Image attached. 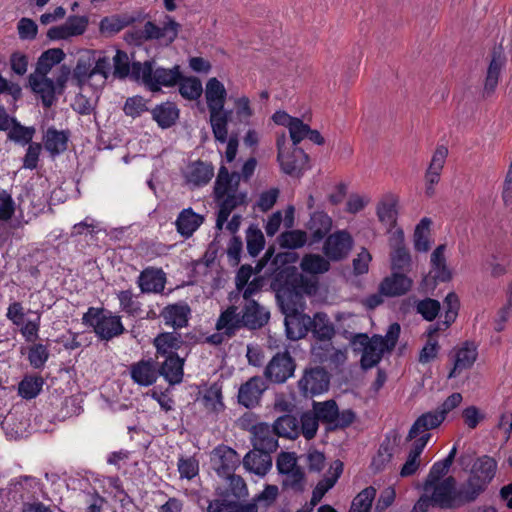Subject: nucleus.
I'll return each mask as SVG.
<instances>
[{
  "mask_svg": "<svg viewBox=\"0 0 512 512\" xmlns=\"http://www.w3.org/2000/svg\"><path fill=\"white\" fill-rule=\"evenodd\" d=\"M271 287L285 316L287 338L293 341L304 338L311 329L312 320L309 315L303 313L304 295L312 296L317 293V278L304 276L297 268H286L272 279Z\"/></svg>",
  "mask_w": 512,
  "mask_h": 512,
  "instance_id": "nucleus-1",
  "label": "nucleus"
},
{
  "mask_svg": "<svg viewBox=\"0 0 512 512\" xmlns=\"http://www.w3.org/2000/svg\"><path fill=\"white\" fill-rule=\"evenodd\" d=\"M270 320V311L256 300H244L240 312L235 305L228 306L219 315L216 329L224 331L227 338H232L241 328L248 330H260Z\"/></svg>",
  "mask_w": 512,
  "mask_h": 512,
  "instance_id": "nucleus-2",
  "label": "nucleus"
},
{
  "mask_svg": "<svg viewBox=\"0 0 512 512\" xmlns=\"http://www.w3.org/2000/svg\"><path fill=\"white\" fill-rule=\"evenodd\" d=\"M401 332L400 324L389 325L385 336L378 334L369 337L366 333L355 334L350 342L354 352L361 353L360 365L363 370L371 369L379 364L386 351H392L397 345Z\"/></svg>",
  "mask_w": 512,
  "mask_h": 512,
  "instance_id": "nucleus-3",
  "label": "nucleus"
},
{
  "mask_svg": "<svg viewBox=\"0 0 512 512\" xmlns=\"http://www.w3.org/2000/svg\"><path fill=\"white\" fill-rule=\"evenodd\" d=\"M227 91L217 78H210L206 83L205 98L210 114V125L216 141L224 143L227 140V125L232 111L225 110Z\"/></svg>",
  "mask_w": 512,
  "mask_h": 512,
  "instance_id": "nucleus-4",
  "label": "nucleus"
},
{
  "mask_svg": "<svg viewBox=\"0 0 512 512\" xmlns=\"http://www.w3.org/2000/svg\"><path fill=\"white\" fill-rule=\"evenodd\" d=\"M131 79L141 82L149 91L160 92L161 87H172L182 79L180 66L173 68L155 67L154 60L132 62Z\"/></svg>",
  "mask_w": 512,
  "mask_h": 512,
  "instance_id": "nucleus-5",
  "label": "nucleus"
},
{
  "mask_svg": "<svg viewBox=\"0 0 512 512\" xmlns=\"http://www.w3.org/2000/svg\"><path fill=\"white\" fill-rule=\"evenodd\" d=\"M64 58L65 53L61 48L48 49L38 58L34 72L28 76V86L33 93L40 96L41 100L52 101L54 88L52 79L47 75Z\"/></svg>",
  "mask_w": 512,
  "mask_h": 512,
  "instance_id": "nucleus-6",
  "label": "nucleus"
},
{
  "mask_svg": "<svg viewBox=\"0 0 512 512\" xmlns=\"http://www.w3.org/2000/svg\"><path fill=\"white\" fill-rule=\"evenodd\" d=\"M82 323L91 327L102 341H110L125 332L121 316L104 307H89L82 316Z\"/></svg>",
  "mask_w": 512,
  "mask_h": 512,
  "instance_id": "nucleus-7",
  "label": "nucleus"
},
{
  "mask_svg": "<svg viewBox=\"0 0 512 512\" xmlns=\"http://www.w3.org/2000/svg\"><path fill=\"white\" fill-rule=\"evenodd\" d=\"M497 470V462L488 455L479 457L472 465L470 475L463 483L462 495L466 500L475 501L492 482Z\"/></svg>",
  "mask_w": 512,
  "mask_h": 512,
  "instance_id": "nucleus-8",
  "label": "nucleus"
},
{
  "mask_svg": "<svg viewBox=\"0 0 512 512\" xmlns=\"http://www.w3.org/2000/svg\"><path fill=\"white\" fill-rule=\"evenodd\" d=\"M285 143V135L277 139V161L283 173L291 177L300 178L310 168L309 156L303 149L298 147H293L291 151L285 153Z\"/></svg>",
  "mask_w": 512,
  "mask_h": 512,
  "instance_id": "nucleus-9",
  "label": "nucleus"
},
{
  "mask_svg": "<svg viewBox=\"0 0 512 512\" xmlns=\"http://www.w3.org/2000/svg\"><path fill=\"white\" fill-rule=\"evenodd\" d=\"M330 374L321 366L306 367L297 382V388L304 398H313L329 390Z\"/></svg>",
  "mask_w": 512,
  "mask_h": 512,
  "instance_id": "nucleus-10",
  "label": "nucleus"
},
{
  "mask_svg": "<svg viewBox=\"0 0 512 512\" xmlns=\"http://www.w3.org/2000/svg\"><path fill=\"white\" fill-rule=\"evenodd\" d=\"M456 484V479L453 476H448L444 480L438 481L432 485L433 503L445 509L471 503L472 500H466L462 495L463 484L459 488H456Z\"/></svg>",
  "mask_w": 512,
  "mask_h": 512,
  "instance_id": "nucleus-11",
  "label": "nucleus"
},
{
  "mask_svg": "<svg viewBox=\"0 0 512 512\" xmlns=\"http://www.w3.org/2000/svg\"><path fill=\"white\" fill-rule=\"evenodd\" d=\"M296 370V361L289 351L277 352L264 369V377L271 383L283 384Z\"/></svg>",
  "mask_w": 512,
  "mask_h": 512,
  "instance_id": "nucleus-12",
  "label": "nucleus"
},
{
  "mask_svg": "<svg viewBox=\"0 0 512 512\" xmlns=\"http://www.w3.org/2000/svg\"><path fill=\"white\" fill-rule=\"evenodd\" d=\"M507 63V57L502 45L494 46L490 52V60L483 81L482 97L487 99L494 95L501 73Z\"/></svg>",
  "mask_w": 512,
  "mask_h": 512,
  "instance_id": "nucleus-13",
  "label": "nucleus"
},
{
  "mask_svg": "<svg viewBox=\"0 0 512 512\" xmlns=\"http://www.w3.org/2000/svg\"><path fill=\"white\" fill-rule=\"evenodd\" d=\"M353 247V239L345 230L330 234L323 246L325 256L332 261H340L348 256Z\"/></svg>",
  "mask_w": 512,
  "mask_h": 512,
  "instance_id": "nucleus-14",
  "label": "nucleus"
},
{
  "mask_svg": "<svg viewBox=\"0 0 512 512\" xmlns=\"http://www.w3.org/2000/svg\"><path fill=\"white\" fill-rule=\"evenodd\" d=\"M89 24L87 16L71 15L65 23L59 26H52L47 31L49 40H67L85 33Z\"/></svg>",
  "mask_w": 512,
  "mask_h": 512,
  "instance_id": "nucleus-15",
  "label": "nucleus"
},
{
  "mask_svg": "<svg viewBox=\"0 0 512 512\" xmlns=\"http://www.w3.org/2000/svg\"><path fill=\"white\" fill-rule=\"evenodd\" d=\"M89 24L87 16L71 15L65 23L59 26H52L47 31L49 40H67L85 33Z\"/></svg>",
  "mask_w": 512,
  "mask_h": 512,
  "instance_id": "nucleus-16",
  "label": "nucleus"
},
{
  "mask_svg": "<svg viewBox=\"0 0 512 512\" xmlns=\"http://www.w3.org/2000/svg\"><path fill=\"white\" fill-rule=\"evenodd\" d=\"M392 271L405 272L410 269L411 256L404 244L403 230H396L389 240Z\"/></svg>",
  "mask_w": 512,
  "mask_h": 512,
  "instance_id": "nucleus-17",
  "label": "nucleus"
},
{
  "mask_svg": "<svg viewBox=\"0 0 512 512\" xmlns=\"http://www.w3.org/2000/svg\"><path fill=\"white\" fill-rule=\"evenodd\" d=\"M244 422L245 419L242 420V426L248 429ZM249 430L253 435L252 443L255 450L274 452L278 448V435L274 430V426L271 428L266 423H257L250 427Z\"/></svg>",
  "mask_w": 512,
  "mask_h": 512,
  "instance_id": "nucleus-18",
  "label": "nucleus"
},
{
  "mask_svg": "<svg viewBox=\"0 0 512 512\" xmlns=\"http://www.w3.org/2000/svg\"><path fill=\"white\" fill-rule=\"evenodd\" d=\"M214 468L220 476H229L240 464V456L226 445L217 446L212 452Z\"/></svg>",
  "mask_w": 512,
  "mask_h": 512,
  "instance_id": "nucleus-19",
  "label": "nucleus"
},
{
  "mask_svg": "<svg viewBox=\"0 0 512 512\" xmlns=\"http://www.w3.org/2000/svg\"><path fill=\"white\" fill-rule=\"evenodd\" d=\"M412 286V279L406 276L404 272L393 271L390 276L381 281L379 291L386 297H399L407 294Z\"/></svg>",
  "mask_w": 512,
  "mask_h": 512,
  "instance_id": "nucleus-20",
  "label": "nucleus"
},
{
  "mask_svg": "<svg viewBox=\"0 0 512 512\" xmlns=\"http://www.w3.org/2000/svg\"><path fill=\"white\" fill-rule=\"evenodd\" d=\"M266 389L267 386L260 376L251 377L240 386L238 402L246 408L255 407L259 404L261 396Z\"/></svg>",
  "mask_w": 512,
  "mask_h": 512,
  "instance_id": "nucleus-21",
  "label": "nucleus"
},
{
  "mask_svg": "<svg viewBox=\"0 0 512 512\" xmlns=\"http://www.w3.org/2000/svg\"><path fill=\"white\" fill-rule=\"evenodd\" d=\"M190 314V306L186 302L180 301L165 306L159 316L163 318L165 325L178 330L188 325Z\"/></svg>",
  "mask_w": 512,
  "mask_h": 512,
  "instance_id": "nucleus-22",
  "label": "nucleus"
},
{
  "mask_svg": "<svg viewBox=\"0 0 512 512\" xmlns=\"http://www.w3.org/2000/svg\"><path fill=\"white\" fill-rule=\"evenodd\" d=\"M477 348L472 342H465L462 347L456 350L453 360V367L448 374V378L457 377L463 370L473 366L477 359Z\"/></svg>",
  "mask_w": 512,
  "mask_h": 512,
  "instance_id": "nucleus-23",
  "label": "nucleus"
},
{
  "mask_svg": "<svg viewBox=\"0 0 512 512\" xmlns=\"http://www.w3.org/2000/svg\"><path fill=\"white\" fill-rule=\"evenodd\" d=\"M132 380L140 386L154 384L159 376L156 362L153 359L140 360L130 367Z\"/></svg>",
  "mask_w": 512,
  "mask_h": 512,
  "instance_id": "nucleus-24",
  "label": "nucleus"
},
{
  "mask_svg": "<svg viewBox=\"0 0 512 512\" xmlns=\"http://www.w3.org/2000/svg\"><path fill=\"white\" fill-rule=\"evenodd\" d=\"M240 183V174L237 172L229 173L228 168L222 165L219 168L216 177L213 193L216 201H220L230 192H236Z\"/></svg>",
  "mask_w": 512,
  "mask_h": 512,
  "instance_id": "nucleus-25",
  "label": "nucleus"
},
{
  "mask_svg": "<svg viewBox=\"0 0 512 512\" xmlns=\"http://www.w3.org/2000/svg\"><path fill=\"white\" fill-rule=\"evenodd\" d=\"M142 293H161L166 284L165 273L161 269H144L137 281Z\"/></svg>",
  "mask_w": 512,
  "mask_h": 512,
  "instance_id": "nucleus-26",
  "label": "nucleus"
},
{
  "mask_svg": "<svg viewBox=\"0 0 512 512\" xmlns=\"http://www.w3.org/2000/svg\"><path fill=\"white\" fill-rule=\"evenodd\" d=\"M150 112L152 119L162 129H168L174 126L180 116L179 108L171 101L156 105Z\"/></svg>",
  "mask_w": 512,
  "mask_h": 512,
  "instance_id": "nucleus-27",
  "label": "nucleus"
},
{
  "mask_svg": "<svg viewBox=\"0 0 512 512\" xmlns=\"http://www.w3.org/2000/svg\"><path fill=\"white\" fill-rule=\"evenodd\" d=\"M185 341L176 330L173 332L159 333L153 340L156 353L161 356L176 355L177 350L184 345Z\"/></svg>",
  "mask_w": 512,
  "mask_h": 512,
  "instance_id": "nucleus-28",
  "label": "nucleus"
},
{
  "mask_svg": "<svg viewBox=\"0 0 512 512\" xmlns=\"http://www.w3.org/2000/svg\"><path fill=\"white\" fill-rule=\"evenodd\" d=\"M272 452L266 450L249 451L243 458L244 467L257 475H265L272 467Z\"/></svg>",
  "mask_w": 512,
  "mask_h": 512,
  "instance_id": "nucleus-29",
  "label": "nucleus"
},
{
  "mask_svg": "<svg viewBox=\"0 0 512 512\" xmlns=\"http://www.w3.org/2000/svg\"><path fill=\"white\" fill-rule=\"evenodd\" d=\"M94 50H85L78 57L75 68L73 69V79L79 87L83 86L94 76L93 64H95Z\"/></svg>",
  "mask_w": 512,
  "mask_h": 512,
  "instance_id": "nucleus-30",
  "label": "nucleus"
},
{
  "mask_svg": "<svg viewBox=\"0 0 512 512\" xmlns=\"http://www.w3.org/2000/svg\"><path fill=\"white\" fill-rule=\"evenodd\" d=\"M247 194L245 192H230L220 199L219 211L216 219V227L222 229L224 223L228 220L231 212L240 205L246 203Z\"/></svg>",
  "mask_w": 512,
  "mask_h": 512,
  "instance_id": "nucleus-31",
  "label": "nucleus"
},
{
  "mask_svg": "<svg viewBox=\"0 0 512 512\" xmlns=\"http://www.w3.org/2000/svg\"><path fill=\"white\" fill-rule=\"evenodd\" d=\"M164 357L165 361L158 368L159 375L163 376L171 385L181 383L184 374V359L180 358L178 354Z\"/></svg>",
  "mask_w": 512,
  "mask_h": 512,
  "instance_id": "nucleus-32",
  "label": "nucleus"
},
{
  "mask_svg": "<svg viewBox=\"0 0 512 512\" xmlns=\"http://www.w3.org/2000/svg\"><path fill=\"white\" fill-rule=\"evenodd\" d=\"M443 421L444 416H442L437 409L422 414L411 426L406 440L411 441L415 439L420 432L437 428Z\"/></svg>",
  "mask_w": 512,
  "mask_h": 512,
  "instance_id": "nucleus-33",
  "label": "nucleus"
},
{
  "mask_svg": "<svg viewBox=\"0 0 512 512\" xmlns=\"http://www.w3.org/2000/svg\"><path fill=\"white\" fill-rule=\"evenodd\" d=\"M203 216L195 213L191 208L182 210L176 220V228L178 233L189 238L203 223Z\"/></svg>",
  "mask_w": 512,
  "mask_h": 512,
  "instance_id": "nucleus-34",
  "label": "nucleus"
},
{
  "mask_svg": "<svg viewBox=\"0 0 512 512\" xmlns=\"http://www.w3.org/2000/svg\"><path fill=\"white\" fill-rule=\"evenodd\" d=\"M69 134L66 131H58L54 127L47 129L44 137V147L52 157L60 155L67 150Z\"/></svg>",
  "mask_w": 512,
  "mask_h": 512,
  "instance_id": "nucleus-35",
  "label": "nucleus"
},
{
  "mask_svg": "<svg viewBox=\"0 0 512 512\" xmlns=\"http://www.w3.org/2000/svg\"><path fill=\"white\" fill-rule=\"evenodd\" d=\"M312 335L319 341L329 342L335 335V328L324 312L315 313L311 320Z\"/></svg>",
  "mask_w": 512,
  "mask_h": 512,
  "instance_id": "nucleus-36",
  "label": "nucleus"
},
{
  "mask_svg": "<svg viewBox=\"0 0 512 512\" xmlns=\"http://www.w3.org/2000/svg\"><path fill=\"white\" fill-rule=\"evenodd\" d=\"M446 245L441 244L431 254V266L434 279L439 282H449L452 279V271L448 268L445 258Z\"/></svg>",
  "mask_w": 512,
  "mask_h": 512,
  "instance_id": "nucleus-37",
  "label": "nucleus"
},
{
  "mask_svg": "<svg viewBox=\"0 0 512 512\" xmlns=\"http://www.w3.org/2000/svg\"><path fill=\"white\" fill-rule=\"evenodd\" d=\"M447 155L448 149L445 146L441 145L436 148L431 162L425 172L426 184L436 185L439 183Z\"/></svg>",
  "mask_w": 512,
  "mask_h": 512,
  "instance_id": "nucleus-38",
  "label": "nucleus"
},
{
  "mask_svg": "<svg viewBox=\"0 0 512 512\" xmlns=\"http://www.w3.org/2000/svg\"><path fill=\"white\" fill-rule=\"evenodd\" d=\"M457 454V447L453 446L449 454L441 461L434 463L429 471V474L424 483V489L427 491L431 489L432 485L440 481V479L447 474L449 468L453 464Z\"/></svg>",
  "mask_w": 512,
  "mask_h": 512,
  "instance_id": "nucleus-39",
  "label": "nucleus"
},
{
  "mask_svg": "<svg viewBox=\"0 0 512 512\" xmlns=\"http://www.w3.org/2000/svg\"><path fill=\"white\" fill-rule=\"evenodd\" d=\"M134 20L135 19L131 16H121L118 14L106 16L102 18L99 23V32L105 37L114 36L131 25Z\"/></svg>",
  "mask_w": 512,
  "mask_h": 512,
  "instance_id": "nucleus-40",
  "label": "nucleus"
},
{
  "mask_svg": "<svg viewBox=\"0 0 512 512\" xmlns=\"http://www.w3.org/2000/svg\"><path fill=\"white\" fill-rule=\"evenodd\" d=\"M332 227L331 218L324 212H314L307 224L311 232L312 242L316 243L322 240Z\"/></svg>",
  "mask_w": 512,
  "mask_h": 512,
  "instance_id": "nucleus-41",
  "label": "nucleus"
},
{
  "mask_svg": "<svg viewBox=\"0 0 512 512\" xmlns=\"http://www.w3.org/2000/svg\"><path fill=\"white\" fill-rule=\"evenodd\" d=\"M213 175L214 167L212 164L198 160L190 166L187 180L195 186H203L212 179Z\"/></svg>",
  "mask_w": 512,
  "mask_h": 512,
  "instance_id": "nucleus-42",
  "label": "nucleus"
},
{
  "mask_svg": "<svg viewBox=\"0 0 512 512\" xmlns=\"http://www.w3.org/2000/svg\"><path fill=\"white\" fill-rule=\"evenodd\" d=\"M398 199L392 194L386 195L377 206V216L382 223L394 227L397 221Z\"/></svg>",
  "mask_w": 512,
  "mask_h": 512,
  "instance_id": "nucleus-43",
  "label": "nucleus"
},
{
  "mask_svg": "<svg viewBox=\"0 0 512 512\" xmlns=\"http://www.w3.org/2000/svg\"><path fill=\"white\" fill-rule=\"evenodd\" d=\"M274 430L278 436L295 439L300 434L299 420L291 414H285L275 421Z\"/></svg>",
  "mask_w": 512,
  "mask_h": 512,
  "instance_id": "nucleus-44",
  "label": "nucleus"
},
{
  "mask_svg": "<svg viewBox=\"0 0 512 512\" xmlns=\"http://www.w3.org/2000/svg\"><path fill=\"white\" fill-rule=\"evenodd\" d=\"M36 130L34 127L23 126L15 118L8 130L7 138L22 146L32 143Z\"/></svg>",
  "mask_w": 512,
  "mask_h": 512,
  "instance_id": "nucleus-45",
  "label": "nucleus"
},
{
  "mask_svg": "<svg viewBox=\"0 0 512 512\" xmlns=\"http://www.w3.org/2000/svg\"><path fill=\"white\" fill-rule=\"evenodd\" d=\"M247 251L251 257H257L265 246V237L261 229L251 224L246 230Z\"/></svg>",
  "mask_w": 512,
  "mask_h": 512,
  "instance_id": "nucleus-46",
  "label": "nucleus"
},
{
  "mask_svg": "<svg viewBox=\"0 0 512 512\" xmlns=\"http://www.w3.org/2000/svg\"><path fill=\"white\" fill-rule=\"evenodd\" d=\"M432 221L424 217L417 224L414 231V248L418 252H427L430 249L429 231Z\"/></svg>",
  "mask_w": 512,
  "mask_h": 512,
  "instance_id": "nucleus-47",
  "label": "nucleus"
},
{
  "mask_svg": "<svg viewBox=\"0 0 512 512\" xmlns=\"http://www.w3.org/2000/svg\"><path fill=\"white\" fill-rule=\"evenodd\" d=\"M277 241L281 248L294 250L303 247L307 242V233L302 230L282 232Z\"/></svg>",
  "mask_w": 512,
  "mask_h": 512,
  "instance_id": "nucleus-48",
  "label": "nucleus"
},
{
  "mask_svg": "<svg viewBox=\"0 0 512 512\" xmlns=\"http://www.w3.org/2000/svg\"><path fill=\"white\" fill-rule=\"evenodd\" d=\"M43 384L41 376H25L19 383L18 393L24 399H33L41 392Z\"/></svg>",
  "mask_w": 512,
  "mask_h": 512,
  "instance_id": "nucleus-49",
  "label": "nucleus"
},
{
  "mask_svg": "<svg viewBox=\"0 0 512 512\" xmlns=\"http://www.w3.org/2000/svg\"><path fill=\"white\" fill-rule=\"evenodd\" d=\"M303 271L310 274H322L330 269V263L327 259L318 254L305 255L301 261Z\"/></svg>",
  "mask_w": 512,
  "mask_h": 512,
  "instance_id": "nucleus-50",
  "label": "nucleus"
},
{
  "mask_svg": "<svg viewBox=\"0 0 512 512\" xmlns=\"http://www.w3.org/2000/svg\"><path fill=\"white\" fill-rule=\"evenodd\" d=\"M314 414L319 421L332 424L338 416V406L335 400H327L324 402H313Z\"/></svg>",
  "mask_w": 512,
  "mask_h": 512,
  "instance_id": "nucleus-51",
  "label": "nucleus"
},
{
  "mask_svg": "<svg viewBox=\"0 0 512 512\" xmlns=\"http://www.w3.org/2000/svg\"><path fill=\"white\" fill-rule=\"evenodd\" d=\"M375 496L376 489L373 486L366 487L353 499L349 512H370Z\"/></svg>",
  "mask_w": 512,
  "mask_h": 512,
  "instance_id": "nucleus-52",
  "label": "nucleus"
},
{
  "mask_svg": "<svg viewBox=\"0 0 512 512\" xmlns=\"http://www.w3.org/2000/svg\"><path fill=\"white\" fill-rule=\"evenodd\" d=\"M71 75V69L69 66L63 64L60 66L59 74L57 75L55 80H52V86H53V94H52V101L46 102L44 100L42 101V104L45 108H50L57 100L56 95H61L64 93L66 88V83L69 80V77Z\"/></svg>",
  "mask_w": 512,
  "mask_h": 512,
  "instance_id": "nucleus-53",
  "label": "nucleus"
},
{
  "mask_svg": "<svg viewBox=\"0 0 512 512\" xmlns=\"http://www.w3.org/2000/svg\"><path fill=\"white\" fill-rule=\"evenodd\" d=\"M179 93L187 100L198 99L202 92V83L196 77H189L181 79L179 82Z\"/></svg>",
  "mask_w": 512,
  "mask_h": 512,
  "instance_id": "nucleus-54",
  "label": "nucleus"
},
{
  "mask_svg": "<svg viewBox=\"0 0 512 512\" xmlns=\"http://www.w3.org/2000/svg\"><path fill=\"white\" fill-rule=\"evenodd\" d=\"M113 75L118 79H125L128 76L131 77L132 64H130L128 54L123 50H116V54L113 57Z\"/></svg>",
  "mask_w": 512,
  "mask_h": 512,
  "instance_id": "nucleus-55",
  "label": "nucleus"
},
{
  "mask_svg": "<svg viewBox=\"0 0 512 512\" xmlns=\"http://www.w3.org/2000/svg\"><path fill=\"white\" fill-rule=\"evenodd\" d=\"M444 320L443 326L444 328H449L452 323L455 322L458 311L460 309V300L458 295L455 292H450L444 299Z\"/></svg>",
  "mask_w": 512,
  "mask_h": 512,
  "instance_id": "nucleus-56",
  "label": "nucleus"
},
{
  "mask_svg": "<svg viewBox=\"0 0 512 512\" xmlns=\"http://www.w3.org/2000/svg\"><path fill=\"white\" fill-rule=\"evenodd\" d=\"M416 312L426 321H433L439 315L441 310L440 302L436 299L425 298L419 300L415 306Z\"/></svg>",
  "mask_w": 512,
  "mask_h": 512,
  "instance_id": "nucleus-57",
  "label": "nucleus"
},
{
  "mask_svg": "<svg viewBox=\"0 0 512 512\" xmlns=\"http://www.w3.org/2000/svg\"><path fill=\"white\" fill-rule=\"evenodd\" d=\"M300 433L307 440H311L316 436L318 427H319V419L312 412H305L301 415L299 421Z\"/></svg>",
  "mask_w": 512,
  "mask_h": 512,
  "instance_id": "nucleus-58",
  "label": "nucleus"
},
{
  "mask_svg": "<svg viewBox=\"0 0 512 512\" xmlns=\"http://www.w3.org/2000/svg\"><path fill=\"white\" fill-rule=\"evenodd\" d=\"M149 111L147 100L140 95L128 97L123 106V112L126 116L137 118L143 112Z\"/></svg>",
  "mask_w": 512,
  "mask_h": 512,
  "instance_id": "nucleus-59",
  "label": "nucleus"
},
{
  "mask_svg": "<svg viewBox=\"0 0 512 512\" xmlns=\"http://www.w3.org/2000/svg\"><path fill=\"white\" fill-rule=\"evenodd\" d=\"M298 258V254L294 251H286L276 254L271 263L272 272L274 274L273 279L276 277L278 272L286 268H296L291 264L295 263Z\"/></svg>",
  "mask_w": 512,
  "mask_h": 512,
  "instance_id": "nucleus-60",
  "label": "nucleus"
},
{
  "mask_svg": "<svg viewBox=\"0 0 512 512\" xmlns=\"http://www.w3.org/2000/svg\"><path fill=\"white\" fill-rule=\"evenodd\" d=\"M49 350L46 345L41 343L34 344L29 348L28 360L30 365L35 369L44 367L49 358Z\"/></svg>",
  "mask_w": 512,
  "mask_h": 512,
  "instance_id": "nucleus-61",
  "label": "nucleus"
},
{
  "mask_svg": "<svg viewBox=\"0 0 512 512\" xmlns=\"http://www.w3.org/2000/svg\"><path fill=\"white\" fill-rule=\"evenodd\" d=\"M202 400L204 406L211 411H218L223 407L222 392L216 384H213L205 391Z\"/></svg>",
  "mask_w": 512,
  "mask_h": 512,
  "instance_id": "nucleus-62",
  "label": "nucleus"
},
{
  "mask_svg": "<svg viewBox=\"0 0 512 512\" xmlns=\"http://www.w3.org/2000/svg\"><path fill=\"white\" fill-rule=\"evenodd\" d=\"M226 477L229 479V489L225 496L231 495L240 500L248 495L246 483L241 476L232 473Z\"/></svg>",
  "mask_w": 512,
  "mask_h": 512,
  "instance_id": "nucleus-63",
  "label": "nucleus"
},
{
  "mask_svg": "<svg viewBox=\"0 0 512 512\" xmlns=\"http://www.w3.org/2000/svg\"><path fill=\"white\" fill-rule=\"evenodd\" d=\"M310 126L305 124L300 118H294L288 130L293 146L296 147L303 139L307 138Z\"/></svg>",
  "mask_w": 512,
  "mask_h": 512,
  "instance_id": "nucleus-64",
  "label": "nucleus"
}]
</instances>
